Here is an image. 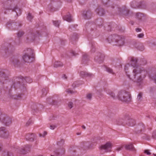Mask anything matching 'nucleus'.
Masks as SVG:
<instances>
[{
  "label": "nucleus",
  "mask_w": 156,
  "mask_h": 156,
  "mask_svg": "<svg viewBox=\"0 0 156 156\" xmlns=\"http://www.w3.org/2000/svg\"><path fill=\"white\" fill-rule=\"evenodd\" d=\"M106 71L111 73H112V74H114V73L113 71V70L112 69L109 68V67H107L106 68Z\"/></svg>",
  "instance_id": "e433bc0d"
},
{
  "label": "nucleus",
  "mask_w": 156,
  "mask_h": 156,
  "mask_svg": "<svg viewBox=\"0 0 156 156\" xmlns=\"http://www.w3.org/2000/svg\"><path fill=\"white\" fill-rule=\"evenodd\" d=\"M16 23L14 22H10L7 23V25L9 26L8 27L9 28H11L10 26H11L12 27L16 25Z\"/></svg>",
  "instance_id": "f704fd0d"
},
{
  "label": "nucleus",
  "mask_w": 156,
  "mask_h": 156,
  "mask_svg": "<svg viewBox=\"0 0 156 156\" xmlns=\"http://www.w3.org/2000/svg\"><path fill=\"white\" fill-rule=\"evenodd\" d=\"M64 140L63 139H61L60 141L57 142V144L59 146H62L64 143Z\"/></svg>",
  "instance_id": "473e14b6"
},
{
  "label": "nucleus",
  "mask_w": 156,
  "mask_h": 156,
  "mask_svg": "<svg viewBox=\"0 0 156 156\" xmlns=\"http://www.w3.org/2000/svg\"><path fill=\"white\" fill-rule=\"evenodd\" d=\"M142 93H139L138 95L137 99H138V100H140L141 98H142Z\"/></svg>",
  "instance_id": "5fc2aeb1"
},
{
  "label": "nucleus",
  "mask_w": 156,
  "mask_h": 156,
  "mask_svg": "<svg viewBox=\"0 0 156 156\" xmlns=\"http://www.w3.org/2000/svg\"><path fill=\"white\" fill-rule=\"evenodd\" d=\"M63 66V63L60 61H55L53 63L54 67L55 68L62 66Z\"/></svg>",
  "instance_id": "4be33fe9"
},
{
  "label": "nucleus",
  "mask_w": 156,
  "mask_h": 156,
  "mask_svg": "<svg viewBox=\"0 0 156 156\" xmlns=\"http://www.w3.org/2000/svg\"><path fill=\"white\" fill-rule=\"evenodd\" d=\"M96 12L100 16H102L105 13V11L103 9L98 7L95 10Z\"/></svg>",
  "instance_id": "a211bd4d"
},
{
  "label": "nucleus",
  "mask_w": 156,
  "mask_h": 156,
  "mask_svg": "<svg viewBox=\"0 0 156 156\" xmlns=\"http://www.w3.org/2000/svg\"><path fill=\"white\" fill-rule=\"evenodd\" d=\"M126 120L125 118H124V116L122 118L117 119L116 120V123L119 125H124L126 123Z\"/></svg>",
  "instance_id": "ddd939ff"
},
{
  "label": "nucleus",
  "mask_w": 156,
  "mask_h": 156,
  "mask_svg": "<svg viewBox=\"0 0 156 156\" xmlns=\"http://www.w3.org/2000/svg\"><path fill=\"white\" fill-rule=\"evenodd\" d=\"M9 136L8 131L5 127H0V137L5 139L7 138Z\"/></svg>",
  "instance_id": "39448f33"
},
{
  "label": "nucleus",
  "mask_w": 156,
  "mask_h": 156,
  "mask_svg": "<svg viewBox=\"0 0 156 156\" xmlns=\"http://www.w3.org/2000/svg\"><path fill=\"white\" fill-rule=\"evenodd\" d=\"M80 75L83 77H91L93 76L92 74L88 73L85 71H81L80 72Z\"/></svg>",
  "instance_id": "f3484780"
},
{
  "label": "nucleus",
  "mask_w": 156,
  "mask_h": 156,
  "mask_svg": "<svg viewBox=\"0 0 156 156\" xmlns=\"http://www.w3.org/2000/svg\"><path fill=\"white\" fill-rule=\"evenodd\" d=\"M92 16V13L90 10L86 11H84L83 13V18L85 19H90Z\"/></svg>",
  "instance_id": "9d476101"
},
{
  "label": "nucleus",
  "mask_w": 156,
  "mask_h": 156,
  "mask_svg": "<svg viewBox=\"0 0 156 156\" xmlns=\"http://www.w3.org/2000/svg\"><path fill=\"white\" fill-rule=\"evenodd\" d=\"M104 57V55L100 52H98L95 55L94 59L96 62L101 63L103 62Z\"/></svg>",
  "instance_id": "423d86ee"
},
{
  "label": "nucleus",
  "mask_w": 156,
  "mask_h": 156,
  "mask_svg": "<svg viewBox=\"0 0 156 156\" xmlns=\"http://www.w3.org/2000/svg\"><path fill=\"white\" fill-rule=\"evenodd\" d=\"M10 9H12L13 11L15 12L17 15H18L19 14H20L21 13V11L20 9L18 8L16 6L13 8H12V7H11Z\"/></svg>",
  "instance_id": "5701e85b"
},
{
  "label": "nucleus",
  "mask_w": 156,
  "mask_h": 156,
  "mask_svg": "<svg viewBox=\"0 0 156 156\" xmlns=\"http://www.w3.org/2000/svg\"><path fill=\"white\" fill-rule=\"evenodd\" d=\"M48 90V88H44L42 89V94L43 96H45L47 93V91Z\"/></svg>",
  "instance_id": "7c9ffc66"
},
{
  "label": "nucleus",
  "mask_w": 156,
  "mask_h": 156,
  "mask_svg": "<svg viewBox=\"0 0 156 156\" xmlns=\"http://www.w3.org/2000/svg\"><path fill=\"white\" fill-rule=\"evenodd\" d=\"M125 147L126 149L128 150L131 151H134L135 150L132 144L126 145L125 146Z\"/></svg>",
  "instance_id": "c85d7f7f"
},
{
  "label": "nucleus",
  "mask_w": 156,
  "mask_h": 156,
  "mask_svg": "<svg viewBox=\"0 0 156 156\" xmlns=\"http://www.w3.org/2000/svg\"><path fill=\"white\" fill-rule=\"evenodd\" d=\"M47 133L46 131H44L43 133H39V136L40 137H44L47 134Z\"/></svg>",
  "instance_id": "ea45409f"
},
{
  "label": "nucleus",
  "mask_w": 156,
  "mask_h": 156,
  "mask_svg": "<svg viewBox=\"0 0 156 156\" xmlns=\"http://www.w3.org/2000/svg\"><path fill=\"white\" fill-rule=\"evenodd\" d=\"M129 12V10L128 9L126 8V10H124L123 11V12L124 14H125V15H127L128 14Z\"/></svg>",
  "instance_id": "864d4df0"
},
{
  "label": "nucleus",
  "mask_w": 156,
  "mask_h": 156,
  "mask_svg": "<svg viewBox=\"0 0 156 156\" xmlns=\"http://www.w3.org/2000/svg\"><path fill=\"white\" fill-rule=\"evenodd\" d=\"M118 38H119L118 35L114 34L113 35L109 36L108 38H107V40L109 43H111L112 42H115V40L116 39H118Z\"/></svg>",
  "instance_id": "9b49d317"
},
{
  "label": "nucleus",
  "mask_w": 156,
  "mask_h": 156,
  "mask_svg": "<svg viewBox=\"0 0 156 156\" xmlns=\"http://www.w3.org/2000/svg\"><path fill=\"white\" fill-rule=\"evenodd\" d=\"M126 94H127V95H124V97H123L125 100H123V101L128 102L131 101V96L129 92H126Z\"/></svg>",
  "instance_id": "6ab92c4d"
},
{
  "label": "nucleus",
  "mask_w": 156,
  "mask_h": 156,
  "mask_svg": "<svg viewBox=\"0 0 156 156\" xmlns=\"http://www.w3.org/2000/svg\"><path fill=\"white\" fill-rule=\"evenodd\" d=\"M3 122L6 126H8L10 125L12 123L11 119L9 117L5 118L3 119L1 121Z\"/></svg>",
  "instance_id": "4468645a"
},
{
  "label": "nucleus",
  "mask_w": 156,
  "mask_h": 156,
  "mask_svg": "<svg viewBox=\"0 0 156 156\" xmlns=\"http://www.w3.org/2000/svg\"><path fill=\"white\" fill-rule=\"evenodd\" d=\"M8 71L5 69H2L0 71V85H3L8 80Z\"/></svg>",
  "instance_id": "7ed1b4c3"
},
{
  "label": "nucleus",
  "mask_w": 156,
  "mask_h": 156,
  "mask_svg": "<svg viewBox=\"0 0 156 156\" xmlns=\"http://www.w3.org/2000/svg\"><path fill=\"white\" fill-rule=\"evenodd\" d=\"M151 78L154 80V82L156 83V74L153 75Z\"/></svg>",
  "instance_id": "6e6d98bb"
},
{
  "label": "nucleus",
  "mask_w": 156,
  "mask_h": 156,
  "mask_svg": "<svg viewBox=\"0 0 156 156\" xmlns=\"http://www.w3.org/2000/svg\"><path fill=\"white\" fill-rule=\"evenodd\" d=\"M24 33L23 31L22 30H20L17 34V36L18 37H21L23 36Z\"/></svg>",
  "instance_id": "72a5a7b5"
},
{
  "label": "nucleus",
  "mask_w": 156,
  "mask_h": 156,
  "mask_svg": "<svg viewBox=\"0 0 156 156\" xmlns=\"http://www.w3.org/2000/svg\"><path fill=\"white\" fill-rule=\"evenodd\" d=\"M26 140L30 141H33L34 140V134H28L25 136Z\"/></svg>",
  "instance_id": "412c9836"
},
{
  "label": "nucleus",
  "mask_w": 156,
  "mask_h": 156,
  "mask_svg": "<svg viewBox=\"0 0 156 156\" xmlns=\"http://www.w3.org/2000/svg\"><path fill=\"white\" fill-rule=\"evenodd\" d=\"M7 156H12V153L9 152H8L7 153Z\"/></svg>",
  "instance_id": "e2e57ef3"
},
{
  "label": "nucleus",
  "mask_w": 156,
  "mask_h": 156,
  "mask_svg": "<svg viewBox=\"0 0 156 156\" xmlns=\"http://www.w3.org/2000/svg\"><path fill=\"white\" fill-rule=\"evenodd\" d=\"M54 25L57 27H58L59 26L60 22L58 21H53Z\"/></svg>",
  "instance_id": "79ce46f5"
},
{
  "label": "nucleus",
  "mask_w": 156,
  "mask_h": 156,
  "mask_svg": "<svg viewBox=\"0 0 156 156\" xmlns=\"http://www.w3.org/2000/svg\"><path fill=\"white\" fill-rule=\"evenodd\" d=\"M22 79L18 78H16L14 80L13 83V85L14 88L20 87V88L22 89L23 85L20 84V82L22 81Z\"/></svg>",
  "instance_id": "6e6552de"
},
{
  "label": "nucleus",
  "mask_w": 156,
  "mask_h": 156,
  "mask_svg": "<svg viewBox=\"0 0 156 156\" xmlns=\"http://www.w3.org/2000/svg\"><path fill=\"white\" fill-rule=\"evenodd\" d=\"M60 151L59 150L58 151L57 150L55 151V152L56 153H57V155L59 154L60 153L63 154L64 153V152H65V149L64 148H62V151Z\"/></svg>",
  "instance_id": "c9c22d12"
},
{
  "label": "nucleus",
  "mask_w": 156,
  "mask_h": 156,
  "mask_svg": "<svg viewBox=\"0 0 156 156\" xmlns=\"http://www.w3.org/2000/svg\"><path fill=\"white\" fill-rule=\"evenodd\" d=\"M122 147H119L117 148V149H116V150L118 151H119L122 150Z\"/></svg>",
  "instance_id": "0e129e2a"
},
{
  "label": "nucleus",
  "mask_w": 156,
  "mask_h": 156,
  "mask_svg": "<svg viewBox=\"0 0 156 156\" xmlns=\"http://www.w3.org/2000/svg\"><path fill=\"white\" fill-rule=\"evenodd\" d=\"M50 127L51 129H54L56 127V126L55 125H51Z\"/></svg>",
  "instance_id": "13d9d810"
},
{
  "label": "nucleus",
  "mask_w": 156,
  "mask_h": 156,
  "mask_svg": "<svg viewBox=\"0 0 156 156\" xmlns=\"http://www.w3.org/2000/svg\"><path fill=\"white\" fill-rule=\"evenodd\" d=\"M150 93L151 95L153 96L156 95V88H151L150 90Z\"/></svg>",
  "instance_id": "c756f323"
},
{
  "label": "nucleus",
  "mask_w": 156,
  "mask_h": 156,
  "mask_svg": "<svg viewBox=\"0 0 156 156\" xmlns=\"http://www.w3.org/2000/svg\"><path fill=\"white\" fill-rule=\"evenodd\" d=\"M92 97V95L91 94H88L86 95V98L89 100H91Z\"/></svg>",
  "instance_id": "a18cd8bd"
},
{
  "label": "nucleus",
  "mask_w": 156,
  "mask_h": 156,
  "mask_svg": "<svg viewBox=\"0 0 156 156\" xmlns=\"http://www.w3.org/2000/svg\"><path fill=\"white\" fill-rule=\"evenodd\" d=\"M112 144L110 142H108L106 144L102 145L100 147L101 150H104L105 152H109L111 151Z\"/></svg>",
  "instance_id": "0eeeda50"
},
{
  "label": "nucleus",
  "mask_w": 156,
  "mask_h": 156,
  "mask_svg": "<svg viewBox=\"0 0 156 156\" xmlns=\"http://www.w3.org/2000/svg\"><path fill=\"white\" fill-rule=\"evenodd\" d=\"M25 81L27 83H30L31 82L32 80L29 77H26L24 79Z\"/></svg>",
  "instance_id": "de8ad7c7"
},
{
  "label": "nucleus",
  "mask_w": 156,
  "mask_h": 156,
  "mask_svg": "<svg viewBox=\"0 0 156 156\" xmlns=\"http://www.w3.org/2000/svg\"><path fill=\"white\" fill-rule=\"evenodd\" d=\"M71 53L72 54V55H74V56H76L77 54L75 53L74 51H72Z\"/></svg>",
  "instance_id": "680f3d73"
},
{
  "label": "nucleus",
  "mask_w": 156,
  "mask_h": 156,
  "mask_svg": "<svg viewBox=\"0 0 156 156\" xmlns=\"http://www.w3.org/2000/svg\"><path fill=\"white\" fill-rule=\"evenodd\" d=\"M124 118L126 120V124L128 126H133L136 124V121L134 119L131 118L129 114H126L124 115Z\"/></svg>",
  "instance_id": "20e7f679"
},
{
  "label": "nucleus",
  "mask_w": 156,
  "mask_h": 156,
  "mask_svg": "<svg viewBox=\"0 0 156 156\" xmlns=\"http://www.w3.org/2000/svg\"><path fill=\"white\" fill-rule=\"evenodd\" d=\"M33 18V16L30 13H29L28 14V15L27 16V18L28 20L30 21Z\"/></svg>",
  "instance_id": "37998d69"
},
{
  "label": "nucleus",
  "mask_w": 156,
  "mask_h": 156,
  "mask_svg": "<svg viewBox=\"0 0 156 156\" xmlns=\"http://www.w3.org/2000/svg\"><path fill=\"white\" fill-rule=\"evenodd\" d=\"M47 101L48 102L49 104L54 105H57L58 103L56 101L54 100L51 98L48 99Z\"/></svg>",
  "instance_id": "a878e982"
},
{
  "label": "nucleus",
  "mask_w": 156,
  "mask_h": 156,
  "mask_svg": "<svg viewBox=\"0 0 156 156\" xmlns=\"http://www.w3.org/2000/svg\"><path fill=\"white\" fill-rule=\"evenodd\" d=\"M62 78L63 79H67V77L65 74H63L62 76Z\"/></svg>",
  "instance_id": "052dcab7"
},
{
  "label": "nucleus",
  "mask_w": 156,
  "mask_h": 156,
  "mask_svg": "<svg viewBox=\"0 0 156 156\" xmlns=\"http://www.w3.org/2000/svg\"><path fill=\"white\" fill-rule=\"evenodd\" d=\"M141 128L140 129V131H141L144 128V126H143V125H142V126H141Z\"/></svg>",
  "instance_id": "338daca9"
},
{
  "label": "nucleus",
  "mask_w": 156,
  "mask_h": 156,
  "mask_svg": "<svg viewBox=\"0 0 156 156\" xmlns=\"http://www.w3.org/2000/svg\"><path fill=\"white\" fill-rule=\"evenodd\" d=\"M67 92L68 93H70L72 94H74L76 92L73 91V90H72L70 89H69L67 90Z\"/></svg>",
  "instance_id": "49530a36"
},
{
  "label": "nucleus",
  "mask_w": 156,
  "mask_h": 156,
  "mask_svg": "<svg viewBox=\"0 0 156 156\" xmlns=\"http://www.w3.org/2000/svg\"><path fill=\"white\" fill-rule=\"evenodd\" d=\"M31 146L29 145H27L25 146V147H23L21 148V149H20V152L23 154H26V153L28 149H29Z\"/></svg>",
  "instance_id": "dca6fc26"
},
{
  "label": "nucleus",
  "mask_w": 156,
  "mask_h": 156,
  "mask_svg": "<svg viewBox=\"0 0 156 156\" xmlns=\"http://www.w3.org/2000/svg\"><path fill=\"white\" fill-rule=\"evenodd\" d=\"M34 57L33 50L31 48H28L27 53L23 56V59L25 62L30 63L32 62Z\"/></svg>",
  "instance_id": "f03ea898"
},
{
  "label": "nucleus",
  "mask_w": 156,
  "mask_h": 156,
  "mask_svg": "<svg viewBox=\"0 0 156 156\" xmlns=\"http://www.w3.org/2000/svg\"><path fill=\"white\" fill-rule=\"evenodd\" d=\"M63 18L64 20H66L69 22L73 21L72 17L70 14L64 16Z\"/></svg>",
  "instance_id": "aec40b11"
},
{
  "label": "nucleus",
  "mask_w": 156,
  "mask_h": 156,
  "mask_svg": "<svg viewBox=\"0 0 156 156\" xmlns=\"http://www.w3.org/2000/svg\"><path fill=\"white\" fill-rule=\"evenodd\" d=\"M119 38L116 39L115 40V42L116 43V44L119 46L122 45L124 43V39L123 38L119 36Z\"/></svg>",
  "instance_id": "2eb2a0df"
},
{
  "label": "nucleus",
  "mask_w": 156,
  "mask_h": 156,
  "mask_svg": "<svg viewBox=\"0 0 156 156\" xmlns=\"http://www.w3.org/2000/svg\"><path fill=\"white\" fill-rule=\"evenodd\" d=\"M82 127L83 128V129H86V127L85 126H84L83 125L82 126Z\"/></svg>",
  "instance_id": "774afa93"
},
{
  "label": "nucleus",
  "mask_w": 156,
  "mask_h": 156,
  "mask_svg": "<svg viewBox=\"0 0 156 156\" xmlns=\"http://www.w3.org/2000/svg\"><path fill=\"white\" fill-rule=\"evenodd\" d=\"M77 34H74L73 36H72L71 37L72 41L76 40V39L77 38Z\"/></svg>",
  "instance_id": "4c0bfd02"
},
{
  "label": "nucleus",
  "mask_w": 156,
  "mask_h": 156,
  "mask_svg": "<svg viewBox=\"0 0 156 156\" xmlns=\"http://www.w3.org/2000/svg\"><path fill=\"white\" fill-rule=\"evenodd\" d=\"M91 145L89 142H83V148L85 149H87L90 148Z\"/></svg>",
  "instance_id": "393cba45"
},
{
  "label": "nucleus",
  "mask_w": 156,
  "mask_h": 156,
  "mask_svg": "<svg viewBox=\"0 0 156 156\" xmlns=\"http://www.w3.org/2000/svg\"><path fill=\"white\" fill-rule=\"evenodd\" d=\"M73 102H69L68 103V106L70 109L73 108Z\"/></svg>",
  "instance_id": "c03bdc74"
},
{
  "label": "nucleus",
  "mask_w": 156,
  "mask_h": 156,
  "mask_svg": "<svg viewBox=\"0 0 156 156\" xmlns=\"http://www.w3.org/2000/svg\"><path fill=\"white\" fill-rule=\"evenodd\" d=\"M133 44L134 47L140 51H143L144 49V46L142 43L134 41L133 43Z\"/></svg>",
  "instance_id": "1a4fd4ad"
},
{
  "label": "nucleus",
  "mask_w": 156,
  "mask_h": 156,
  "mask_svg": "<svg viewBox=\"0 0 156 156\" xmlns=\"http://www.w3.org/2000/svg\"><path fill=\"white\" fill-rule=\"evenodd\" d=\"M108 0H102L103 2L105 4H106Z\"/></svg>",
  "instance_id": "69168bd1"
},
{
  "label": "nucleus",
  "mask_w": 156,
  "mask_h": 156,
  "mask_svg": "<svg viewBox=\"0 0 156 156\" xmlns=\"http://www.w3.org/2000/svg\"><path fill=\"white\" fill-rule=\"evenodd\" d=\"M144 153L147 155H150L151 153L150 152V150H145L144 151Z\"/></svg>",
  "instance_id": "3c124183"
},
{
  "label": "nucleus",
  "mask_w": 156,
  "mask_h": 156,
  "mask_svg": "<svg viewBox=\"0 0 156 156\" xmlns=\"http://www.w3.org/2000/svg\"><path fill=\"white\" fill-rule=\"evenodd\" d=\"M136 6L138 8L140 9H143L145 7L144 3L142 2L138 3Z\"/></svg>",
  "instance_id": "bb28decb"
},
{
  "label": "nucleus",
  "mask_w": 156,
  "mask_h": 156,
  "mask_svg": "<svg viewBox=\"0 0 156 156\" xmlns=\"http://www.w3.org/2000/svg\"><path fill=\"white\" fill-rule=\"evenodd\" d=\"M108 94L113 98H115V95L114 92L112 91H109L108 92Z\"/></svg>",
  "instance_id": "58836bf2"
},
{
  "label": "nucleus",
  "mask_w": 156,
  "mask_h": 156,
  "mask_svg": "<svg viewBox=\"0 0 156 156\" xmlns=\"http://www.w3.org/2000/svg\"><path fill=\"white\" fill-rule=\"evenodd\" d=\"M136 31V32H139L141 31V29L139 28H136L135 29Z\"/></svg>",
  "instance_id": "bf43d9fd"
},
{
  "label": "nucleus",
  "mask_w": 156,
  "mask_h": 156,
  "mask_svg": "<svg viewBox=\"0 0 156 156\" xmlns=\"http://www.w3.org/2000/svg\"><path fill=\"white\" fill-rule=\"evenodd\" d=\"M32 123V120L31 119H29V120L27 121V122L26 123V126H29Z\"/></svg>",
  "instance_id": "09e8293b"
},
{
  "label": "nucleus",
  "mask_w": 156,
  "mask_h": 156,
  "mask_svg": "<svg viewBox=\"0 0 156 156\" xmlns=\"http://www.w3.org/2000/svg\"><path fill=\"white\" fill-rule=\"evenodd\" d=\"M13 64L15 65L17 64L19 62V60L17 59H14L12 61Z\"/></svg>",
  "instance_id": "603ef678"
},
{
  "label": "nucleus",
  "mask_w": 156,
  "mask_h": 156,
  "mask_svg": "<svg viewBox=\"0 0 156 156\" xmlns=\"http://www.w3.org/2000/svg\"><path fill=\"white\" fill-rule=\"evenodd\" d=\"M136 18L139 20H141L144 17L145 15L144 14L140 12H138L136 14Z\"/></svg>",
  "instance_id": "b1692460"
},
{
  "label": "nucleus",
  "mask_w": 156,
  "mask_h": 156,
  "mask_svg": "<svg viewBox=\"0 0 156 156\" xmlns=\"http://www.w3.org/2000/svg\"><path fill=\"white\" fill-rule=\"evenodd\" d=\"M144 34L143 33H141L137 35V37L139 38H142L144 37Z\"/></svg>",
  "instance_id": "8fccbe9b"
},
{
  "label": "nucleus",
  "mask_w": 156,
  "mask_h": 156,
  "mask_svg": "<svg viewBox=\"0 0 156 156\" xmlns=\"http://www.w3.org/2000/svg\"><path fill=\"white\" fill-rule=\"evenodd\" d=\"M147 44H149L150 46H152L153 45H156V43L154 42H153V41L151 40L147 42Z\"/></svg>",
  "instance_id": "2f4dec72"
},
{
  "label": "nucleus",
  "mask_w": 156,
  "mask_h": 156,
  "mask_svg": "<svg viewBox=\"0 0 156 156\" xmlns=\"http://www.w3.org/2000/svg\"><path fill=\"white\" fill-rule=\"evenodd\" d=\"M146 63L147 62L145 59L144 58H141L138 61V65H144L146 64Z\"/></svg>",
  "instance_id": "cd10ccee"
},
{
  "label": "nucleus",
  "mask_w": 156,
  "mask_h": 156,
  "mask_svg": "<svg viewBox=\"0 0 156 156\" xmlns=\"http://www.w3.org/2000/svg\"><path fill=\"white\" fill-rule=\"evenodd\" d=\"M130 60V63L133 67V72L130 74H129V71H127L128 69V67L129 66L128 64L125 66V69L127 76L132 81L134 82L139 83L142 81L144 78L147 73V69L138 66V61L137 58L130 57L129 58Z\"/></svg>",
  "instance_id": "f257e3e1"
},
{
  "label": "nucleus",
  "mask_w": 156,
  "mask_h": 156,
  "mask_svg": "<svg viewBox=\"0 0 156 156\" xmlns=\"http://www.w3.org/2000/svg\"><path fill=\"white\" fill-rule=\"evenodd\" d=\"M2 52H4L5 53H6L7 51H8V48L7 47H2Z\"/></svg>",
  "instance_id": "a19ab883"
},
{
  "label": "nucleus",
  "mask_w": 156,
  "mask_h": 156,
  "mask_svg": "<svg viewBox=\"0 0 156 156\" xmlns=\"http://www.w3.org/2000/svg\"><path fill=\"white\" fill-rule=\"evenodd\" d=\"M125 95H127L126 91L124 90H121L119 92L118 95L119 99L122 101H123V100H125L124 98H123Z\"/></svg>",
  "instance_id": "f8f14e48"
},
{
  "label": "nucleus",
  "mask_w": 156,
  "mask_h": 156,
  "mask_svg": "<svg viewBox=\"0 0 156 156\" xmlns=\"http://www.w3.org/2000/svg\"><path fill=\"white\" fill-rule=\"evenodd\" d=\"M152 137L155 139H156V131L153 132L152 134Z\"/></svg>",
  "instance_id": "4d7b16f0"
}]
</instances>
